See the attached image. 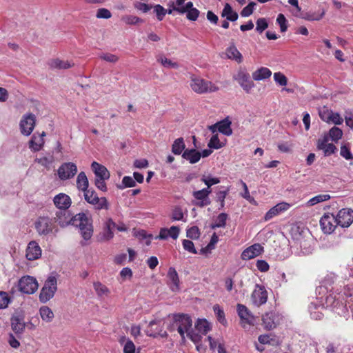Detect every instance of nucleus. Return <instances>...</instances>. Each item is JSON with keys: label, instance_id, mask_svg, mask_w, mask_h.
I'll return each mask as SVG.
<instances>
[{"label": "nucleus", "instance_id": "obj_1", "mask_svg": "<svg viewBox=\"0 0 353 353\" xmlns=\"http://www.w3.org/2000/svg\"><path fill=\"white\" fill-rule=\"evenodd\" d=\"M54 221L62 228L69 225L78 228L81 236L86 241L93 234L92 219L83 212L73 216L68 210H60L56 212Z\"/></svg>", "mask_w": 353, "mask_h": 353}, {"label": "nucleus", "instance_id": "obj_2", "mask_svg": "<svg viewBox=\"0 0 353 353\" xmlns=\"http://www.w3.org/2000/svg\"><path fill=\"white\" fill-rule=\"evenodd\" d=\"M174 320L175 326L177 327L176 330L183 340L185 339V334L194 342L200 339V336L192 327V320L189 315L184 314H174Z\"/></svg>", "mask_w": 353, "mask_h": 353}, {"label": "nucleus", "instance_id": "obj_3", "mask_svg": "<svg viewBox=\"0 0 353 353\" xmlns=\"http://www.w3.org/2000/svg\"><path fill=\"white\" fill-rule=\"evenodd\" d=\"M190 86L194 92L200 94L214 92L219 90V88L211 81L195 75L191 76Z\"/></svg>", "mask_w": 353, "mask_h": 353}, {"label": "nucleus", "instance_id": "obj_4", "mask_svg": "<svg viewBox=\"0 0 353 353\" xmlns=\"http://www.w3.org/2000/svg\"><path fill=\"white\" fill-rule=\"evenodd\" d=\"M85 200L90 204L94 206L97 210L110 208V204L105 197H99L97 192L92 189H88L83 192Z\"/></svg>", "mask_w": 353, "mask_h": 353}, {"label": "nucleus", "instance_id": "obj_5", "mask_svg": "<svg viewBox=\"0 0 353 353\" xmlns=\"http://www.w3.org/2000/svg\"><path fill=\"white\" fill-rule=\"evenodd\" d=\"M34 228L39 235L46 236L52 232L54 224L48 216H39L34 222Z\"/></svg>", "mask_w": 353, "mask_h": 353}, {"label": "nucleus", "instance_id": "obj_6", "mask_svg": "<svg viewBox=\"0 0 353 353\" xmlns=\"http://www.w3.org/2000/svg\"><path fill=\"white\" fill-rule=\"evenodd\" d=\"M233 79L239 83L247 93H249L254 86V83L250 79V74L245 69L240 68L237 73L234 75Z\"/></svg>", "mask_w": 353, "mask_h": 353}, {"label": "nucleus", "instance_id": "obj_7", "mask_svg": "<svg viewBox=\"0 0 353 353\" xmlns=\"http://www.w3.org/2000/svg\"><path fill=\"white\" fill-rule=\"evenodd\" d=\"M238 315L241 319V325L245 328L246 325H254L257 322V317L254 316L250 311L242 304L237 305Z\"/></svg>", "mask_w": 353, "mask_h": 353}, {"label": "nucleus", "instance_id": "obj_8", "mask_svg": "<svg viewBox=\"0 0 353 353\" xmlns=\"http://www.w3.org/2000/svg\"><path fill=\"white\" fill-rule=\"evenodd\" d=\"M336 224L342 228L349 227L353 222V210L343 208L335 216Z\"/></svg>", "mask_w": 353, "mask_h": 353}, {"label": "nucleus", "instance_id": "obj_9", "mask_svg": "<svg viewBox=\"0 0 353 353\" xmlns=\"http://www.w3.org/2000/svg\"><path fill=\"white\" fill-rule=\"evenodd\" d=\"M320 225L324 233L331 234L336 225L335 216L333 214L325 213L320 219Z\"/></svg>", "mask_w": 353, "mask_h": 353}, {"label": "nucleus", "instance_id": "obj_10", "mask_svg": "<svg viewBox=\"0 0 353 353\" xmlns=\"http://www.w3.org/2000/svg\"><path fill=\"white\" fill-rule=\"evenodd\" d=\"M59 177L61 180L72 178L77 172V167L72 162L63 163L57 170Z\"/></svg>", "mask_w": 353, "mask_h": 353}, {"label": "nucleus", "instance_id": "obj_11", "mask_svg": "<svg viewBox=\"0 0 353 353\" xmlns=\"http://www.w3.org/2000/svg\"><path fill=\"white\" fill-rule=\"evenodd\" d=\"M35 116L32 114H28L23 117L20 121L21 132L26 136L30 135L35 126Z\"/></svg>", "mask_w": 353, "mask_h": 353}, {"label": "nucleus", "instance_id": "obj_12", "mask_svg": "<svg viewBox=\"0 0 353 353\" xmlns=\"http://www.w3.org/2000/svg\"><path fill=\"white\" fill-rule=\"evenodd\" d=\"M281 316L276 312H270L265 313L262 316V321L264 328L271 330L276 327L281 320Z\"/></svg>", "mask_w": 353, "mask_h": 353}, {"label": "nucleus", "instance_id": "obj_13", "mask_svg": "<svg viewBox=\"0 0 353 353\" xmlns=\"http://www.w3.org/2000/svg\"><path fill=\"white\" fill-rule=\"evenodd\" d=\"M42 254V250L36 241L28 243L26 250V257L28 261L39 259Z\"/></svg>", "mask_w": 353, "mask_h": 353}, {"label": "nucleus", "instance_id": "obj_14", "mask_svg": "<svg viewBox=\"0 0 353 353\" xmlns=\"http://www.w3.org/2000/svg\"><path fill=\"white\" fill-rule=\"evenodd\" d=\"M263 250V248L259 243H255L243 251L241 259L243 260L253 259L261 254Z\"/></svg>", "mask_w": 353, "mask_h": 353}, {"label": "nucleus", "instance_id": "obj_15", "mask_svg": "<svg viewBox=\"0 0 353 353\" xmlns=\"http://www.w3.org/2000/svg\"><path fill=\"white\" fill-rule=\"evenodd\" d=\"M290 207V205L285 202H281L272 208H270L265 214V220L268 221L272 219L273 217L279 215L280 213L283 212L286 210H288Z\"/></svg>", "mask_w": 353, "mask_h": 353}, {"label": "nucleus", "instance_id": "obj_16", "mask_svg": "<svg viewBox=\"0 0 353 353\" xmlns=\"http://www.w3.org/2000/svg\"><path fill=\"white\" fill-rule=\"evenodd\" d=\"M53 201L55 206L61 210H68L72 203L70 197L64 193L56 195Z\"/></svg>", "mask_w": 353, "mask_h": 353}, {"label": "nucleus", "instance_id": "obj_17", "mask_svg": "<svg viewBox=\"0 0 353 353\" xmlns=\"http://www.w3.org/2000/svg\"><path fill=\"white\" fill-rule=\"evenodd\" d=\"M316 147L318 150L323 152L325 156H330L336 150V148L333 143H328V138L327 137L319 139Z\"/></svg>", "mask_w": 353, "mask_h": 353}, {"label": "nucleus", "instance_id": "obj_18", "mask_svg": "<svg viewBox=\"0 0 353 353\" xmlns=\"http://www.w3.org/2000/svg\"><path fill=\"white\" fill-rule=\"evenodd\" d=\"M251 298L253 303L259 306L266 303L268 292L265 288H255Z\"/></svg>", "mask_w": 353, "mask_h": 353}, {"label": "nucleus", "instance_id": "obj_19", "mask_svg": "<svg viewBox=\"0 0 353 353\" xmlns=\"http://www.w3.org/2000/svg\"><path fill=\"white\" fill-rule=\"evenodd\" d=\"M46 136V132H43L41 134H33L29 141V148L33 152H38L42 149L44 145L43 137Z\"/></svg>", "mask_w": 353, "mask_h": 353}, {"label": "nucleus", "instance_id": "obj_20", "mask_svg": "<svg viewBox=\"0 0 353 353\" xmlns=\"http://www.w3.org/2000/svg\"><path fill=\"white\" fill-rule=\"evenodd\" d=\"M91 168L96 175V179H108L110 178V172L104 165L94 161Z\"/></svg>", "mask_w": 353, "mask_h": 353}, {"label": "nucleus", "instance_id": "obj_21", "mask_svg": "<svg viewBox=\"0 0 353 353\" xmlns=\"http://www.w3.org/2000/svg\"><path fill=\"white\" fill-rule=\"evenodd\" d=\"M74 63L70 61H64L59 59H52L48 62V65L51 69L65 70L74 66Z\"/></svg>", "mask_w": 353, "mask_h": 353}, {"label": "nucleus", "instance_id": "obj_22", "mask_svg": "<svg viewBox=\"0 0 353 353\" xmlns=\"http://www.w3.org/2000/svg\"><path fill=\"white\" fill-rule=\"evenodd\" d=\"M192 196L195 199L198 200L195 205L199 208L205 207L211 203L210 198L207 196L202 190L194 191Z\"/></svg>", "mask_w": 353, "mask_h": 353}, {"label": "nucleus", "instance_id": "obj_23", "mask_svg": "<svg viewBox=\"0 0 353 353\" xmlns=\"http://www.w3.org/2000/svg\"><path fill=\"white\" fill-rule=\"evenodd\" d=\"M225 54L228 59L234 60L238 63L243 62V56L234 43L230 44V46L226 48Z\"/></svg>", "mask_w": 353, "mask_h": 353}, {"label": "nucleus", "instance_id": "obj_24", "mask_svg": "<svg viewBox=\"0 0 353 353\" xmlns=\"http://www.w3.org/2000/svg\"><path fill=\"white\" fill-rule=\"evenodd\" d=\"M116 227V223L111 219H108L103 227V232L102 234V239L103 240H110L114 236L113 230Z\"/></svg>", "mask_w": 353, "mask_h": 353}, {"label": "nucleus", "instance_id": "obj_25", "mask_svg": "<svg viewBox=\"0 0 353 353\" xmlns=\"http://www.w3.org/2000/svg\"><path fill=\"white\" fill-rule=\"evenodd\" d=\"M182 157L189 161L190 163L194 164L200 160L201 154L195 149H186L182 154Z\"/></svg>", "mask_w": 353, "mask_h": 353}, {"label": "nucleus", "instance_id": "obj_26", "mask_svg": "<svg viewBox=\"0 0 353 353\" xmlns=\"http://www.w3.org/2000/svg\"><path fill=\"white\" fill-rule=\"evenodd\" d=\"M11 327L16 334H21L24 331L26 324L19 316H13L11 318Z\"/></svg>", "mask_w": 353, "mask_h": 353}, {"label": "nucleus", "instance_id": "obj_27", "mask_svg": "<svg viewBox=\"0 0 353 353\" xmlns=\"http://www.w3.org/2000/svg\"><path fill=\"white\" fill-rule=\"evenodd\" d=\"M231 124V121L228 118L217 122L218 131L226 136L231 135L232 134Z\"/></svg>", "mask_w": 353, "mask_h": 353}, {"label": "nucleus", "instance_id": "obj_28", "mask_svg": "<svg viewBox=\"0 0 353 353\" xmlns=\"http://www.w3.org/2000/svg\"><path fill=\"white\" fill-rule=\"evenodd\" d=\"M271 75L272 72L270 69L261 67L252 73V78L255 81H261L268 79Z\"/></svg>", "mask_w": 353, "mask_h": 353}, {"label": "nucleus", "instance_id": "obj_29", "mask_svg": "<svg viewBox=\"0 0 353 353\" xmlns=\"http://www.w3.org/2000/svg\"><path fill=\"white\" fill-rule=\"evenodd\" d=\"M39 314L41 319L46 323H50L54 318L52 310L48 306H41L39 309Z\"/></svg>", "mask_w": 353, "mask_h": 353}, {"label": "nucleus", "instance_id": "obj_30", "mask_svg": "<svg viewBox=\"0 0 353 353\" xmlns=\"http://www.w3.org/2000/svg\"><path fill=\"white\" fill-rule=\"evenodd\" d=\"M38 287V283L33 276L26 275L22 276L18 282V287Z\"/></svg>", "mask_w": 353, "mask_h": 353}, {"label": "nucleus", "instance_id": "obj_31", "mask_svg": "<svg viewBox=\"0 0 353 353\" xmlns=\"http://www.w3.org/2000/svg\"><path fill=\"white\" fill-rule=\"evenodd\" d=\"M89 182L84 172H81L77 178V187L82 192L88 189Z\"/></svg>", "mask_w": 353, "mask_h": 353}, {"label": "nucleus", "instance_id": "obj_32", "mask_svg": "<svg viewBox=\"0 0 353 353\" xmlns=\"http://www.w3.org/2000/svg\"><path fill=\"white\" fill-rule=\"evenodd\" d=\"M221 17H226L227 20L230 21H235L238 19L237 12L233 11L231 6L229 3H226L221 13Z\"/></svg>", "mask_w": 353, "mask_h": 353}, {"label": "nucleus", "instance_id": "obj_33", "mask_svg": "<svg viewBox=\"0 0 353 353\" xmlns=\"http://www.w3.org/2000/svg\"><path fill=\"white\" fill-rule=\"evenodd\" d=\"M57 288H41L39 294V300L41 303H46L54 295Z\"/></svg>", "mask_w": 353, "mask_h": 353}, {"label": "nucleus", "instance_id": "obj_34", "mask_svg": "<svg viewBox=\"0 0 353 353\" xmlns=\"http://www.w3.org/2000/svg\"><path fill=\"white\" fill-rule=\"evenodd\" d=\"M185 148V144L184 143V140L182 137L176 139L172 145V152L173 154L176 155H179L182 153V152Z\"/></svg>", "mask_w": 353, "mask_h": 353}, {"label": "nucleus", "instance_id": "obj_35", "mask_svg": "<svg viewBox=\"0 0 353 353\" xmlns=\"http://www.w3.org/2000/svg\"><path fill=\"white\" fill-rule=\"evenodd\" d=\"M320 117L322 119V120L326 121V122H332L334 124L340 125L343 123V120L341 117L340 114L339 113H334L332 112H330V113H328L327 117H324V115L321 113H320Z\"/></svg>", "mask_w": 353, "mask_h": 353}, {"label": "nucleus", "instance_id": "obj_36", "mask_svg": "<svg viewBox=\"0 0 353 353\" xmlns=\"http://www.w3.org/2000/svg\"><path fill=\"white\" fill-rule=\"evenodd\" d=\"M195 328L199 333L202 334H206L210 330V324L205 319H198L195 324Z\"/></svg>", "mask_w": 353, "mask_h": 353}, {"label": "nucleus", "instance_id": "obj_37", "mask_svg": "<svg viewBox=\"0 0 353 353\" xmlns=\"http://www.w3.org/2000/svg\"><path fill=\"white\" fill-rule=\"evenodd\" d=\"M330 199V196L329 194H319L316 195L312 199H310L307 203L306 205L308 207L313 206L317 203L327 201Z\"/></svg>", "mask_w": 353, "mask_h": 353}, {"label": "nucleus", "instance_id": "obj_38", "mask_svg": "<svg viewBox=\"0 0 353 353\" xmlns=\"http://www.w3.org/2000/svg\"><path fill=\"white\" fill-rule=\"evenodd\" d=\"M121 21L126 25H136L143 22V19L137 16L128 14L122 16Z\"/></svg>", "mask_w": 353, "mask_h": 353}, {"label": "nucleus", "instance_id": "obj_39", "mask_svg": "<svg viewBox=\"0 0 353 353\" xmlns=\"http://www.w3.org/2000/svg\"><path fill=\"white\" fill-rule=\"evenodd\" d=\"M213 310L219 322L223 325H226L227 321L225 318V313L221 307L216 304L213 306Z\"/></svg>", "mask_w": 353, "mask_h": 353}, {"label": "nucleus", "instance_id": "obj_40", "mask_svg": "<svg viewBox=\"0 0 353 353\" xmlns=\"http://www.w3.org/2000/svg\"><path fill=\"white\" fill-rule=\"evenodd\" d=\"M228 214L226 213H221L218 215L215 223L212 224L211 228L215 229L216 228H224L226 225Z\"/></svg>", "mask_w": 353, "mask_h": 353}, {"label": "nucleus", "instance_id": "obj_41", "mask_svg": "<svg viewBox=\"0 0 353 353\" xmlns=\"http://www.w3.org/2000/svg\"><path fill=\"white\" fill-rule=\"evenodd\" d=\"M168 278L170 280L174 285L179 286V279L178 274L174 268L170 267L168 272Z\"/></svg>", "mask_w": 353, "mask_h": 353}, {"label": "nucleus", "instance_id": "obj_42", "mask_svg": "<svg viewBox=\"0 0 353 353\" xmlns=\"http://www.w3.org/2000/svg\"><path fill=\"white\" fill-rule=\"evenodd\" d=\"M342 130L337 127H333L330 130L329 136L334 141L339 140L342 137Z\"/></svg>", "mask_w": 353, "mask_h": 353}, {"label": "nucleus", "instance_id": "obj_43", "mask_svg": "<svg viewBox=\"0 0 353 353\" xmlns=\"http://www.w3.org/2000/svg\"><path fill=\"white\" fill-rule=\"evenodd\" d=\"M210 148L219 149L223 146V144L220 142L217 134H214L208 143Z\"/></svg>", "mask_w": 353, "mask_h": 353}, {"label": "nucleus", "instance_id": "obj_44", "mask_svg": "<svg viewBox=\"0 0 353 353\" xmlns=\"http://www.w3.org/2000/svg\"><path fill=\"white\" fill-rule=\"evenodd\" d=\"M158 61H160L161 63L165 68H178L179 64L176 62H173L170 59H167L165 57H160L158 59Z\"/></svg>", "mask_w": 353, "mask_h": 353}, {"label": "nucleus", "instance_id": "obj_45", "mask_svg": "<svg viewBox=\"0 0 353 353\" xmlns=\"http://www.w3.org/2000/svg\"><path fill=\"white\" fill-rule=\"evenodd\" d=\"M274 79L279 85L285 86L288 84L287 77L280 72L274 74Z\"/></svg>", "mask_w": 353, "mask_h": 353}, {"label": "nucleus", "instance_id": "obj_46", "mask_svg": "<svg viewBox=\"0 0 353 353\" xmlns=\"http://www.w3.org/2000/svg\"><path fill=\"white\" fill-rule=\"evenodd\" d=\"M187 237L191 239H197L200 236V231L197 226H192L187 230Z\"/></svg>", "mask_w": 353, "mask_h": 353}, {"label": "nucleus", "instance_id": "obj_47", "mask_svg": "<svg viewBox=\"0 0 353 353\" xmlns=\"http://www.w3.org/2000/svg\"><path fill=\"white\" fill-rule=\"evenodd\" d=\"M229 188L224 191H219L216 193V201L220 203V208L222 209L225 206V199L229 192Z\"/></svg>", "mask_w": 353, "mask_h": 353}, {"label": "nucleus", "instance_id": "obj_48", "mask_svg": "<svg viewBox=\"0 0 353 353\" xmlns=\"http://www.w3.org/2000/svg\"><path fill=\"white\" fill-rule=\"evenodd\" d=\"M335 278L336 276L334 273L328 272L323 278L321 283L324 287H325L326 285H331L334 284Z\"/></svg>", "mask_w": 353, "mask_h": 353}, {"label": "nucleus", "instance_id": "obj_49", "mask_svg": "<svg viewBox=\"0 0 353 353\" xmlns=\"http://www.w3.org/2000/svg\"><path fill=\"white\" fill-rule=\"evenodd\" d=\"M256 6V3L253 1L250 2L248 6L244 7L241 12V15L243 17L250 16L254 11V7Z\"/></svg>", "mask_w": 353, "mask_h": 353}, {"label": "nucleus", "instance_id": "obj_50", "mask_svg": "<svg viewBox=\"0 0 353 353\" xmlns=\"http://www.w3.org/2000/svg\"><path fill=\"white\" fill-rule=\"evenodd\" d=\"M154 11L159 21H162L167 14V10L161 5H156L154 8Z\"/></svg>", "mask_w": 353, "mask_h": 353}, {"label": "nucleus", "instance_id": "obj_51", "mask_svg": "<svg viewBox=\"0 0 353 353\" xmlns=\"http://www.w3.org/2000/svg\"><path fill=\"white\" fill-rule=\"evenodd\" d=\"M172 219L173 221H182L183 219V212L181 207L176 206L174 208L172 213Z\"/></svg>", "mask_w": 353, "mask_h": 353}, {"label": "nucleus", "instance_id": "obj_52", "mask_svg": "<svg viewBox=\"0 0 353 353\" xmlns=\"http://www.w3.org/2000/svg\"><path fill=\"white\" fill-rule=\"evenodd\" d=\"M182 245L184 248V250H187L188 252L192 253V254H196L197 251L194 248V243L188 239H184L182 241Z\"/></svg>", "mask_w": 353, "mask_h": 353}, {"label": "nucleus", "instance_id": "obj_53", "mask_svg": "<svg viewBox=\"0 0 353 353\" xmlns=\"http://www.w3.org/2000/svg\"><path fill=\"white\" fill-rule=\"evenodd\" d=\"M256 23V30L260 33L263 32L268 27V23L265 18L258 19Z\"/></svg>", "mask_w": 353, "mask_h": 353}, {"label": "nucleus", "instance_id": "obj_54", "mask_svg": "<svg viewBox=\"0 0 353 353\" xmlns=\"http://www.w3.org/2000/svg\"><path fill=\"white\" fill-rule=\"evenodd\" d=\"M276 22L280 26L281 32H284L288 29L287 20L283 14H279L276 19Z\"/></svg>", "mask_w": 353, "mask_h": 353}, {"label": "nucleus", "instance_id": "obj_55", "mask_svg": "<svg viewBox=\"0 0 353 353\" xmlns=\"http://www.w3.org/2000/svg\"><path fill=\"white\" fill-rule=\"evenodd\" d=\"M97 18L98 19H110L112 17L111 12L106 8H99L97 10Z\"/></svg>", "mask_w": 353, "mask_h": 353}, {"label": "nucleus", "instance_id": "obj_56", "mask_svg": "<svg viewBox=\"0 0 353 353\" xmlns=\"http://www.w3.org/2000/svg\"><path fill=\"white\" fill-rule=\"evenodd\" d=\"M10 302V297L5 292H0V309L6 308Z\"/></svg>", "mask_w": 353, "mask_h": 353}, {"label": "nucleus", "instance_id": "obj_57", "mask_svg": "<svg viewBox=\"0 0 353 353\" xmlns=\"http://www.w3.org/2000/svg\"><path fill=\"white\" fill-rule=\"evenodd\" d=\"M57 278L55 273H52L46 279L43 287H56Z\"/></svg>", "mask_w": 353, "mask_h": 353}, {"label": "nucleus", "instance_id": "obj_58", "mask_svg": "<svg viewBox=\"0 0 353 353\" xmlns=\"http://www.w3.org/2000/svg\"><path fill=\"white\" fill-rule=\"evenodd\" d=\"M194 8H193V3L191 1L188 2L184 6L182 7H173V10L180 14H184L190 9Z\"/></svg>", "mask_w": 353, "mask_h": 353}, {"label": "nucleus", "instance_id": "obj_59", "mask_svg": "<svg viewBox=\"0 0 353 353\" xmlns=\"http://www.w3.org/2000/svg\"><path fill=\"white\" fill-rule=\"evenodd\" d=\"M201 181L208 186L211 187L213 185L220 183V179L217 177H205L203 176Z\"/></svg>", "mask_w": 353, "mask_h": 353}, {"label": "nucleus", "instance_id": "obj_60", "mask_svg": "<svg viewBox=\"0 0 353 353\" xmlns=\"http://www.w3.org/2000/svg\"><path fill=\"white\" fill-rule=\"evenodd\" d=\"M340 154L347 160L353 159V155L350 148L346 145H342L341 147Z\"/></svg>", "mask_w": 353, "mask_h": 353}, {"label": "nucleus", "instance_id": "obj_61", "mask_svg": "<svg viewBox=\"0 0 353 353\" xmlns=\"http://www.w3.org/2000/svg\"><path fill=\"white\" fill-rule=\"evenodd\" d=\"M186 17L190 21H196L199 16V10L196 8L190 9L188 12H186Z\"/></svg>", "mask_w": 353, "mask_h": 353}, {"label": "nucleus", "instance_id": "obj_62", "mask_svg": "<svg viewBox=\"0 0 353 353\" xmlns=\"http://www.w3.org/2000/svg\"><path fill=\"white\" fill-rule=\"evenodd\" d=\"M135 352V345L133 342L128 339L126 343L124 345L123 347V353H134Z\"/></svg>", "mask_w": 353, "mask_h": 353}, {"label": "nucleus", "instance_id": "obj_63", "mask_svg": "<svg viewBox=\"0 0 353 353\" xmlns=\"http://www.w3.org/2000/svg\"><path fill=\"white\" fill-rule=\"evenodd\" d=\"M122 183L125 188H132L136 185L134 179L129 176H125L123 178Z\"/></svg>", "mask_w": 353, "mask_h": 353}, {"label": "nucleus", "instance_id": "obj_64", "mask_svg": "<svg viewBox=\"0 0 353 353\" xmlns=\"http://www.w3.org/2000/svg\"><path fill=\"white\" fill-rule=\"evenodd\" d=\"M120 276L123 280L130 279L132 276V271L129 268H124L120 272Z\"/></svg>", "mask_w": 353, "mask_h": 353}]
</instances>
